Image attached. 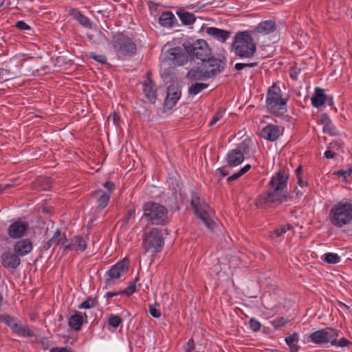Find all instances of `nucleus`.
Listing matches in <instances>:
<instances>
[{
    "label": "nucleus",
    "mask_w": 352,
    "mask_h": 352,
    "mask_svg": "<svg viewBox=\"0 0 352 352\" xmlns=\"http://www.w3.org/2000/svg\"><path fill=\"white\" fill-rule=\"evenodd\" d=\"M288 175L284 171L277 172L270 179L267 190L261 193L256 199V205L258 208H266L277 206L291 199L286 195Z\"/></svg>",
    "instance_id": "obj_1"
},
{
    "label": "nucleus",
    "mask_w": 352,
    "mask_h": 352,
    "mask_svg": "<svg viewBox=\"0 0 352 352\" xmlns=\"http://www.w3.org/2000/svg\"><path fill=\"white\" fill-rule=\"evenodd\" d=\"M254 39L249 31L238 32L233 38L231 50L240 58H251L256 52Z\"/></svg>",
    "instance_id": "obj_2"
},
{
    "label": "nucleus",
    "mask_w": 352,
    "mask_h": 352,
    "mask_svg": "<svg viewBox=\"0 0 352 352\" xmlns=\"http://www.w3.org/2000/svg\"><path fill=\"white\" fill-rule=\"evenodd\" d=\"M288 100L287 96H283L280 87L274 84L268 89L267 92L266 108L274 116H283L287 112Z\"/></svg>",
    "instance_id": "obj_3"
},
{
    "label": "nucleus",
    "mask_w": 352,
    "mask_h": 352,
    "mask_svg": "<svg viewBox=\"0 0 352 352\" xmlns=\"http://www.w3.org/2000/svg\"><path fill=\"white\" fill-rule=\"evenodd\" d=\"M330 222L336 228H342L352 221V204L341 201L334 204L330 210Z\"/></svg>",
    "instance_id": "obj_4"
},
{
    "label": "nucleus",
    "mask_w": 352,
    "mask_h": 352,
    "mask_svg": "<svg viewBox=\"0 0 352 352\" xmlns=\"http://www.w3.org/2000/svg\"><path fill=\"white\" fill-rule=\"evenodd\" d=\"M144 215L152 224L165 225L168 223L166 208L155 202H146L143 206Z\"/></svg>",
    "instance_id": "obj_5"
},
{
    "label": "nucleus",
    "mask_w": 352,
    "mask_h": 352,
    "mask_svg": "<svg viewBox=\"0 0 352 352\" xmlns=\"http://www.w3.org/2000/svg\"><path fill=\"white\" fill-rule=\"evenodd\" d=\"M113 46L116 54L120 56H132L137 52V46L133 39L122 33L113 36Z\"/></svg>",
    "instance_id": "obj_6"
},
{
    "label": "nucleus",
    "mask_w": 352,
    "mask_h": 352,
    "mask_svg": "<svg viewBox=\"0 0 352 352\" xmlns=\"http://www.w3.org/2000/svg\"><path fill=\"white\" fill-rule=\"evenodd\" d=\"M190 205L195 210V213L201 219L208 228L212 230L216 225L210 218L212 210L206 202L201 200L200 197L193 192Z\"/></svg>",
    "instance_id": "obj_7"
},
{
    "label": "nucleus",
    "mask_w": 352,
    "mask_h": 352,
    "mask_svg": "<svg viewBox=\"0 0 352 352\" xmlns=\"http://www.w3.org/2000/svg\"><path fill=\"white\" fill-rule=\"evenodd\" d=\"M164 245V239L162 230L154 228L144 233L142 246L146 252L158 253L162 250Z\"/></svg>",
    "instance_id": "obj_8"
},
{
    "label": "nucleus",
    "mask_w": 352,
    "mask_h": 352,
    "mask_svg": "<svg viewBox=\"0 0 352 352\" xmlns=\"http://www.w3.org/2000/svg\"><path fill=\"white\" fill-rule=\"evenodd\" d=\"M183 46L186 53L192 57H196L201 63L211 56L212 52L207 42L203 39H198L193 43L186 41Z\"/></svg>",
    "instance_id": "obj_9"
},
{
    "label": "nucleus",
    "mask_w": 352,
    "mask_h": 352,
    "mask_svg": "<svg viewBox=\"0 0 352 352\" xmlns=\"http://www.w3.org/2000/svg\"><path fill=\"white\" fill-rule=\"evenodd\" d=\"M0 322L9 327L15 334L24 337H32L34 336L33 331L27 325H21L20 321L16 318L9 314H1Z\"/></svg>",
    "instance_id": "obj_10"
},
{
    "label": "nucleus",
    "mask_w": 352,
    "mask_h": 352,
    "mask_svg": "<svg viewBox=\"0 0 352 352\" xmlns=\"http://www.w3.org/2000/svg\"><path fill=\"white\" fill-rule=\"evenodd\" d=\"M23 65V60L14 57L10 59L7 67L0 69V83L8 81L21 74V67Z\"/></svg>",
    "instance_id": "obj_11"
},
{
    "label": "nucleus",
    "mask_w": 352,
    "mask_h": 352,
    "mask_svg": "<svg viewBox=\"0 0 352 352\" xmlns=\"http://www.w3.org/2000/svg\"><path fill=\"white\" fill-rule=\"evenodd\" d=\"M201 67L206 72L210 73V78L221 74L226 67V58H217L210 56L201 63Z\"/></svg>",
    "instance_id": "obj_12"
},
{
    "label": "nucleus",
    "mask_w": 352,
    "mask_h": 352,
    "mask_svg": "<svg viewBox=\"0 0 352 352\" xmlns=\"http://www.w3.org/2000/svg\"><path fill=\"white\" fill-rule=\"evenodd\" d=\"M340 331L331 327H326L316 331L310 334L309 340L316 344H325L329 342L333 337H338Z\"/></svg>",
    "instance_id": "obj_13"
},
{
    "label": "nucleus",
    "mask_w": 352,
    "mask_h": 352,
    "mask_svg": "<svg viewBox=\"0 0 352 352\" xmlns=\"http://www.w3.org/2000/svg\"><path fill=\"white\" fill-rule=\"evenodd\" d=\"M248 148V145L243 142L236 148L230 150L226 157L227 166L235 167L240 165L245 159L244 153Z\"/></svg>",
    "instance_id": "obj_14"
},
{
    "label": "nucleus",
    "mask_w": 352,
    "mask_h": 352,
    "mask_svg": "<svg viewBox=\"0 0 352 352\" xmlns=\"http://www.w3.org/2000/svg\"><path fill=\"white\" fill-rule=\"evenodd\" d=\"M277 25L274 20L263 21L253 30H249L255 39H258L260 36H266L276 31Z\"/></svg>",
    "instance_id": "obj_15"
},
{
    "label": "nucleus",
    "mask_w": 352,
    "mask_h": 352,
    "mask_svg": "<svg viewBox=\"0 0 352 352\" xmlns=\"http://www.w3.org/2000/svg\"><path fill=\"white\" fill-rule=\"evenodd\" d=\"M166 60L173 65L182 66L188 60V56L182 52L179 47H173L169 49L166 54Z\"/></svg>",
    "instance_id": "obj_16"
},
{
    "label": "nucleus",
    "mask_w": 352,
    "mask_h": 352,
    "mask_svg": "<svg viewBox=\"0 0 352 352\" xmlns=\"http://www.w3.org/2000/svg\"><path fill=\"white\" fill-rule=\"evenodd\" d=\"M182 96L181 88L174 85H170L167 88L166 97L164 102V107L167 109H171L175 107L177 102Z\"/></svg>",
    "instance_id": "obj_17"
},
{
    "label": "nucleus",
    "mask_w": 352,
    "mask_h": 352,
    "mask_svg": "<svg viewBox=\"0 0 352 352\" xmlns=\"http://www.w3.org/2000/svg\"><path fill=\"white\" fill-rule=\"evenodd\" d=\"M29 228L27 222L23 221H16L12 223L8 229V234L12 239H19L24 236Z\"/></svg>",
    "instance_id": "obj_18"
},
{
    "label": "nucleus",
    "mask_w": 352,
    "mask_h": 352,
    "mask_svg": "<svg viewBox=\"0 0 352 352\" xmlns=\"http://www.w3.org/2000/svg\"><path fill=\"white\" fill-rule=\"evenodd\" d=\"M283 128L278 125L269 124L261 131V136L264 139L270 141H276L282 134Z\"/></svg>",
    "instance_id": "obj_19"
},
{
    "label": "nucleus",
    "mask_w": 352,
    "mask_h": 352,
    "mask_svg": "<svg viewBox=\"0 0 352 352\" xmlns=\"http://www.w3.org/2000/svg\"><path fill=\"white\" fill-rule=\"evenodd\" d=\"M129 266V261L126 258L120 260L116 264L111 266V284L114 280L120 278L126 274Z\"/></svg>",
    "instance_id": "obj_20"
},
{
    "label": "nucleus",
    "mask_w": 352,
    "mask_h": 352,
    "mask_svg": "<svg viewBox=\"0 0 352 352\" xmlns=\"http://www.w3.org/2000/svg\"><path fill=\"white\" fill-rule=\"evenodd\" d=\"M54 245H60L64 247L65 250L72 249L71 245L68 244V240L66 239L65 234H62L60 230L55 232L53 236L45 244L44 248L48 250Z\"/></svg>",
    "instance_id": "obj_21"
},
{
    "label": "nucleus",
    "mask_w": 352,
    "mask_h": 352,
    "mask_svg": "<svg viewBox=\"0 0 352 352\" xmlns=\"http://www.w3.org/2000/svg\"><path fill=\"white\" fill-rule=\"evenodd\" d=\"M197 65H199V63ZM209 74V72H206L205 69L201 67V63L200 65L190 69L186 74V77L190 81L204 80L210 78Z\"/></svg>",
    "instance_id": "obj_22"
},
{
    "label": "nucleus",
    "mask_w": 352,
    "mask_h": 352,
    "mask_svg": "<svg viewBox=\"0 0 352 352\" xmlns=\"http://www.w3.org/2000/svg\"><path fill=\"white\" fill-rule=\"evenodd\" d=\"M13 249L17 256H24L32 252L33 245L30 239H21L15 243Z\"/></svg>",
    "instance_id": "obj_23"
},
{
    "label": "nucleus",
    "mask_w": 352,
    "mask_h": 352,
    "mask_svg": "<svg viewBox=\"0 0 352 352\" xmlns=\"http://www.w3.org/2000/svg\"><path fill=\"white\" fill-rule=\"evenodd\" d=\"M151 72L147 73V78L143 84V91L146 98L154 103L157 99L156 90L154 89L155 83L151 78Z\"/></svg>",
    "instance_id": "obj_24"
},
{
    "label": "nucleus",
    "mask_w": 352,
    "mask_h": 352,
    "mask_svg": "<svg viewBox=\"0 0 352 352\" xmlns=\"http://www.w3.org/2000/svg\"><path fill=\"white\" fill-rule=\"evenodd\" d=\"M3 265L6 268L15 270L21 263V260L15 253L5 252L1 256Z\"/></svg>",
    "instance_id": "obj_25"
},
{
    "label": "nucleus",
    "mask_w": 352,
    "mask_h": 352,
    "mask_svg": "<svg viewBox=\"0 0 352 352\" xmlns=\"http://www.w3.org/2000/svg\"><path fill=\"white\" fill-rule=\"evenodd\" d=\"M206 32L214 38L223 43L230 37L231 32L214 27L206 28Z\"/></svg>",
    "instance_id": "obj_26"
},
{
    "label": "nucleus",
    "mask_w": 352,
    "mask_h": 352,
    "mask_svg": "<svg viewBox=\"0 0 352 352\" xmlns=\"http://www.w3.org/2000/svg\"><path fill=\"white\" fill-rule=\"evenodd\" d=\"M87 320V316L80 312H76L69 318L68 324L69 327L75 331H79L85 321Z\"/></svg>",
    "instance_id": "obj_27"
},
{
    "label": "nucleus",
    "mask_w": 352,
    "mask_h": 352,
    "mask_svg": "<svg viewBox=\"0 0 352 352\" xmlns=\"http://www.w3.org/2000/svg\"><path fill=\"white\" fill-rule=\"evenodd\" d=\"M94 197L96 199V204L98 208L104 209L107 206L109 197L102 190H96Z\"/></svg>",
    "instance_id": "obj_28"
},
{
    "label": "nucleus",
    "mask_w": 352,
    "mask_h": 352,
    "mask_svg": "<svg viewBox=\"0 0 352 352\" xmlns=\"http://www.w3.org/2000/svg\"><path fill=\"white\" fill-rule=\"evenodd\" d=\"M327 100V96L324 90L320 88H316L315 93L311 98V103L315 107H320L323 105Z\"/></svg>",
    "instance_id": "obj_29"
},
{
    "label": "nucleus",
    "mask_w": 352,
    "mask_h": 352,
    "mask_svg": "<svg viewBox=\"0 0 352 352\" xmlns=\"http://www.w3.org/2000/svg\"><path fill=\"white\" fill-rule=\"evenodd\" d=\"M175 21H177V19L174 14L170 11L162 12L159 18L160 24L166 28L173 27Z\"/></svg>",
    "instance_id": "obj_30"
},
{
    "label": "nucleus",
    "mask_w": 352,
    "mask_h": 352,
    "mask_svg": "<svg viewBox=\"0 0 352 352\" xmlns=\"http://www.w3.org/2000/svg\"><path fill=\"white\" fill-rule=\"evenodd\" d=\"M177 14L182 23L185 25H192L196 20V17L193 13L185 11L184 10H178Z\"/></svg>",
    "instance_id": "obj_31"
},
{
    "label": "nucleus",
    "mask_w": 352,
    "mask_h": 352,
    "mask_svg": "<svg viewBox=\"0 0 352 352\" xmlns=\"http://www.w3.org/2000/svg\"><path fill=\"white\" fill-rule=\"evenodd\" d=\"M299 340L298 334L296 332L285 338V341L289 347L290 352H298L299 346L298 342Z\"/></svg>",
    "instance_id": "obj_32"
},
{
    "label": "nucleus",
    "mask_w": 352,
    "mask_h": 352,
    "mask_svg": "<svg viewBox=\"0 0 352 352\" xmlns=\"http://www.w3.org/2000/svg\"><path fill=\"white\" fill-rule=\"evenodd\" d=\"M68 244L71 245V250L75 249L81 252L85 250L87 248L85 240L80 236H75L73 241L72 243L68 242Z\"/></svg>",
    "instance_id": "obj_33"
},
{
    "label": "nucleus",
    "mask_w": 352,
    "mask_h": 352,
    "mask_svg": "<svg viewBox=\"0 0 352 352\" xmlns=\"http://www.w3.org/2000/svg\"><path fill=\"white\" fill-rule=\"evenodd\" d=\"M72 15L74 16V19L77 20L83 27L87 28H91V23L89 19L82 14L78 10H74Z\"/></svg>",
    "instance_id": "obj_34"
},
{
    "label": "nucleus",
    "mask_w": 352,
    "mask_h": 352,
    "mask_svg": "<svg viewBox=\"0 0 352 352\" xmlns=\"http://www.w3.org/2000/svg\"><path fill=\"white\" fill-rule=\"evenodd\" d=\"M337 338L338 337H333L331 339L332 340H331V345L337 346V347H340V348H344V347L352 348V342L351 341H349V340H347L345 338H342L339 339L338 340H337Z\"/></svg>",
    "instance_id": "obj_35"
},
{
    "label": "nucleus",
    "mask_w": 352,
    "mask_h": 352,
    "mask_svg": "<svg viewBox=\"0 0 352 352\" xmlns=\"http://www.w3.org/2000/svg\"><path fill=\"white\" fill-rule=\"evenodd\" d=\"M135 282H130L129 285L126 287L123 290H120L118 292H111V298L116 296L120 294H125L127 296H131L133 294V293L135 291Z\"/></svg>",
    "instance_id": "obj_36"
},
{
    "label": "nucleus",
    "mask_w": 352,
    "mask_h": 352,
    "mask_svg": "<svg viewBox=\"0 0 352 352\" xmlns=\"http://www.w3.org/2000/svg\"><path fill=\"white\" fill-rule=\"evenodd\" d=\"M208 87V84L202 83V82H196L195 84H192L189 88H188V94L190 95H197L199 92H201L204 89L207 88Z\"/></svg>",
    "instance_id": "obj_37"
},
{
    "label": "nucleus",
    "mask_w": 352,
    "mask_h": 352,
    "mask_svg": "<svg viewBox=\"0 0 352 352\" xmlns=\"http://www.w3.org/2000/svg\"><path fill=\"white\" fill-rule=\"evenodd\" d=\"M324 261L329 264L338 263L340 261V256L336 253H326Z\"/></svg>",
    "instance_id": "obj_38"
},
{
    "label": "nucleus",
    "mask_w": 352,
    "mask_h": 352,
    "mask_svg": "<svg viewBox=\"0 0 352 352\" xmlns=\"http://www.w3.org/2000/svg\"><path fill=\"white\" fill-rule=\"evenodd\" d=\"M287 322L288 320L284 317L277 318L271 322L272 325L276 330H278L284 327Z\"/></svg>",
    "instance_id": "obj_39"
},
{
    "label": "nucleus",
    "mask_w": 352,
    "mask_h": 352,
    "mask_svg": "<svg viewBox=\"0 0 352 352\" xmlns=\"http://www.w3.org/2000/svg\"><path fill=\"white\" fill-rule=\"evenodd\" d=\"M95 305H96L95 300L91 298H89L86 299L85 300H84L83 302H82L78 305V307L80 309H89L94 307L95 306Z\"/></svg>",
    "instance_id": "obj_40"
},
{
    "label": "nucleus",
    "mask_w": 352,
    "mask_h": 352,
    "mask_svg": "<svg viewBox=\"0 0 352 352\" xmlns=\"http://www.w3.org/2000/svg\"><path fill=\"white\" fill-rule=\"evenodd\" d=\"M156 307H159V304L157 302L154 305H150L148 311L153 318H158L161 316V311Z\"/></svg>",
    "instance_id": "obj_41"
},
{
    "label": "nucleus",
    "mask_w": 352,
    "mask_h": 352,
    "mask_svg": "<svg viewBox=\"0 0 352 352\" xmlns=\"http://www.w3.org/2000/svg\"><path fill=\"white\" fill-rule=\"evenodd\" d=\"M323 131L330 135H336L338 134L337 129L332 122H331L329 125L328 124V126L326 125L325 126H323Z\"/></svg>",
    "instance_id": "obj_42"
},
{
    "label": "nucleus",
    "mask_w": 352,
    "mask_h": 352,
    "mask_svg": "<svg viewBox=\"0 0 352 352\" xmlns=\"http://www.w3.org/2000/svg\"><path fill=\"white\" fill-rule=\"evenodd\" d=\"M292 228H293V227L290 224L281 226L280 228H278L274 230V234L276 235V236H280L282 234Z\"/></svg>",
    "instance_id": "obj_43"
},
{
    "label": "nucleus",
    "mask_w": 352,
    "mask_h": 352,
    "mask_svg": "<svg viewBox=\"0 0 352 352\" xmlns=\"http://www.w3.org/2000/svg\"><path fill=\"white\" fill-rule=\"evenodd\" d=\"M258 65V63L254 62V63H236L234 65V69L236 70L240 71L244 69L245 67H254Z\"/></svg>",
    "instance_id": "obj_44"
},
{
    "label": "nucleus",
    "mask_w": 352,
    "mask_h": 352,
    "mask_svg": "<svg viewBox=\"0 0 352 352\" xmlns=\"http://www.w3.org/2000/svg\"><path fill=\"white\" fill-rule=\"evenodd\" d=\"M250 327L251 329L255 332L258 331L261 329V324L255 318H251L250 320Z\"/></svg>",
    "instance_id": "obj_45"
},
{
    "label": "nucleus",
    "mask_w": 352,
    "mask_h": 352,
    "mask_svg": "<svg viewBox=\"0 0 352 352\" xmlns=\"http://www.w3.org/2000/svg\"><path fill=\"white\" fill-rule=\"evenodd\" d=\"M122 322V319L117 315L111 314V327L116 328Z\"/></svg>",
    "instance_id": "obj_46"
},
{
    "label": "nucleus",
    "mask_w": 352,
    "mask_h": 352,
    "mask_svg": "<svg viewBox=\"0 0 352 352\" xmlns=\"http://www.w3.org/2000/svg\"><path fill=\"white\" fill-rule=\"evenodd\" d=\"M16 27L20 30H30V26L23 21H19L16 23Z\"/></svg>",
    "instance_id": "obj_47"
},
{
    "label": "nucleus",
    "mask_w": 352,
    "mask_h": 352,
    "mask_svg": "<svg viewBox=\"0 0 352 352\" xmlns=\"http://www.w3.org/2000/svg\"><path fill=\"white\" fill-rule=\"evenodd\" d=\"M352 173V168H348L346 170H339L337 171V175H339V176H342L344 178H346L348 177H349L351 175Z\"/></svg>",
    "instance_id": "obj_48"
},
{
    "label": "nucleus",
    "mask_w": 352,
    "mask_h": 352,
    "mask_svg": "<svg viewBox=\"0 0 352 352\" xmlns=\"http://www.w3.org/2000/svg\"><path fill=\"white\" fill-rule=\"evenodd\" d=\"M222 116L223 115L221 111H217L215 114L213 116L211 121L210 122V125H214L217 121H219L222 118Z\"/></svg>",
    "instance_id": "obj_49"
},
{
    "label": "nucleus",
    "mask_w": 352,
    "mask_h": 352,
    "mask_svg": "<svg viewBox=\"0 0 352 352\" xmlns=\"http://www.w3.org/2000/svg\"><path fill=\"white\" fill-rule=\"evenodd\" d=\"M320 120H321V123L323 125V126H325L326 125L328 126V124L329 125V124H331V122H332L331 119L329 118V117L328 116V115L327 113H322L321 115Z\"/></svg>",
    "instance_id": "obj_50"
},
{
    "label": "nucleus",
    "mask_w": 352,
    "mask_h": 352,
    "mask_svg": "<svg viewBox=\"0 0 352 352\" xmlns=\"http://www.w3.org/2000/svg\"><path fill=\"white\" fill-rule=\"evenodd\" d=\"M50 352H72L70 349L67 347H52Z\"/></svg>",
    "instance_id": "obj_51"
},
{
    "label": "nucleus",
    "mask_w": 352,
    "mask_h": 352,
    "mask_svg": "<svg viewBox=\"0 0 352 352\" xmlns=\"http://www.w3.org/2000/svg\"><path fill=\"white\" fill-rule=\"evenodd\" d=\"M195 349V343L192 339H190L187 342V347L186 348V352H192Z\"/></svg>",
    "instance_id": "obj_52"
},
{
    "label": "nucleus",
    "mask_w": 352,
    "mask_h": 352,
    "mask_svg": "<svg viewBox=\"0 0 352 352\" xmlns=\"http://www.w3.org/2000/svg\"><path fill=\"white\" fill-rule=\"evenodd\" d=\"M241 176H242V175L240 173L239 171H238L237 173H236L233 174L232 175L228 177L226 180H227V182L228 183H230V182H233L234 180H236L237 179H239Z\"/></svg>",
    "instance_id": "obj_53"
},
{
    "label": "nucleus",
    "mask_w": 352,
    "mask_h": 352,
    "mask_svg": "<svg viewBox=\"0 0 352 352\" xmlns=\"http://www.w3.org/2000/svg\"><path fill=\"white\" fill-rule=\"evenodd\" d=\"M111 118L113 119V124L119 126L120 118L115 111L111 113Z\"/></svg>",
    "instance_id": "obj_54"
},
{
    "label": "nucleus",
    "mask_w": 352,
    "mask_h": 352,
    "mask_svg": "<svg viewBox=\"0 0 352 352\" xmlns=\"http://www.w3.org/2000/svg\"><path fill=\"white\" fill-rule=\"evenodd\" d=\"M91 57H92L95 60L98 61V62H100V63H105V62H106V60H107L106 57H105V56H98V55L94 54V55H93Z\"/></svg>",
    "instance_id": "obj_55"
},
{
    "label": "nucleus",
    "mask_w": 352,
    "mask_h": 352,
    "mask_svg": "<svg viewBox=\"0 0 352 352\" xmlns=\"http://www.w3.org/2000/svg\"><path fill=\"white\" fill-rule=\"evenodd\" d=\"M335 153L330 151V150H327L325 151L324 153V156L327 159H332L335 157Z\"/></svg>",
    "instance_id": "obj_56"
},
{
    "label": "nucleus",
    "mask_w": 352,
    "mask_h": 352,
    "mask_svg": "<svg viewBox=\"0 0 352 352\" xmlns=\"http://www.w3.org/2000/svg\"><path fill=\"white\" fill-rule=\"evenodd\" d=\"M251 168V166L250 164H246L244 167L241 168L239 171L240 173L243 175Z\"/></svg>",
    "instance_id": "obj_57"
},
{
    "label": "nucleus",
    "mask_w": 352,
    "mask_h": 352,
    "mask_svg": "<svg viewBox=\"0 0 352 352\" xmlns=\"http://www.w3.org/2000/svg\"><path fill=\"white\" fill-rule=\"evenodd\" d=\"M217 170L221 174L222 177H226L229 174L228 171L225 170V167L219 168Z\"/></svg>",
    "instance_id": "obj_58"
},
{
    "label": "nucleus",
    "mask_w": 352,
    "mask_h": 352,
    "mask_svg": "<svg viewBox=\"0 0 352 352\" xmlns=\"http://www.w3.org/2000/svg\"><path fill=\"white\" fill-rule=\"evenodd\" d=\"M298 184L300 186L303 187L305 186H307V182H304L302 179V177H297Z\"/></svg>",
    "instance_id": "obj_59"
},
{
    "label": "nucleus",
    "mask_w": 352,
    "mask_h": 352,
    "mask_svg": "<svg viewBox=\"0 0 352 352\" xmlns=\"http://www.w3.org/2000/svg\"><path fill=\"white\" fill-rule=\"evenodd\" d=\"M295 172H296V177L301 176V174H302V167L300 166H298L296 169Z\"/></svg>",
    "instance_id": "obj_60"
},
{
    "label": "nucleus",
    "mask_w": 352,
    "mask_h": 352,
    "mask_svg": "<svg viewBox=\"0 0 352 352\" xmlns=\"http://www.w3.org/2000/svg\"><path fill=\"white\" fill-rule=\"evenodd\" d=\"M341 145V144H339L338 142L336 141H333L331 143H330V147L331 148H335L336 146H338L340 147Z\"/></svg>",
    "instance_id": "obj_61"
},
{
    "label": "nucleus",
    "mask_w": 352,
    "mask_h": 352,
    "mask_svg": "<svg viewBox=\"0 0 352 352\" xmlns=\"http://www.w3.org/2000/svg\"><path fill=\"white\" fill-rule=\"evenodd\" d=\"M104 188H106L109 191H110V182L106 181L104 184Z\"/></svg>",
    "instance_id": "obj_62"
},
{
    "label": "nucleus",
    "mask_w": 352,
    "mask_h": 352,
    "mask_svg": "<svg viewBox=\"0 0 352 352\" xmlns=\"http://www.w3.org/2000/svg\"><path fill=\"white\" fill-rule=\"evenodd\" d=\"M128 214H129V217H128L127 221H129V219L130 217H131L132 215H133L135 214V211H133V210H129L128 211Z\"/></svg>",
    "instance_id": "obj_63"
},
{
    "label": "nucleus",
    "mask_w": 352,
    "mask_h": 352,
    "mask_svg": "<svg viewBox=\"0 0 352 352\" xmlns=\"http://www.w3.org/2000/svg\"><path fill=\"white\" fill-rule=\"evenodd\" d=\"M270 352H285L283 351L278 350V349H272L270 350Z\"/></svg>",
    "instance_id": "obj_64"
}]
</instances>
